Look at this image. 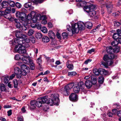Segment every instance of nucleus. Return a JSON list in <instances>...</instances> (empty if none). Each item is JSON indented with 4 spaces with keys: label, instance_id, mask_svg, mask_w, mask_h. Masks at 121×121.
Here are the masks:
<instances>
[{
    "label": "nucleus",
    "instance_id": "obj_1",
    "mask_svg": "<svg viewBox=\"0 0 121 121\" xmlns=\"http://www.w3.org/2000/svg\"><path fill=\"white\" fill-rule=\"evenodd\" d=\"M73 86V90L75 93L78 92L80 90L84 93L86 92V89L85 88V85L82 81H79L75 84L73 82L69 83L65 86L64 89L63 88L60 89V91L65 95H68L69 94L70 90Z\"/></svg>",
    "mask_w": 121,
    "mask_h": 121
},
{
    "label": "nucleus",
    "instance_id": "obj_2",
    "mask_svg": "<svg viewBox=\"0 0 121 121\" xmlns=\"http://www.w3.org/2000/svg\"><path fill=\"white\" fill-rule=\"evenodd\" d=\"M51 97L52 99H48L47 95L42 97L40 101H37L36 102L35 105L38 107H41L42 104L46 103L50 104V105H52L53 104L57 103L59 101V98L56 96H54L53 94H52Z\"/></svg>",
    "mask_w": 121,
    "mask_h": 121
},
{
    "label": "nucleus",
    "instance_id": "obj_3",
    "mask_svg": "<svg viewBox=\"0 0 121 121\" xmlns=\"http://www.w3.org/2000/svg\"><path fill=\"white\" fill-rule=\"evenodd\" d=\"M21 70L20 68L17 67L15 68L14 69L15 73L16 74L17 77L18 78H21L23 76L26 75L27 73L30 72V69L28 66L23 64L21 66Z\"/></svg>",
    "mask_w": 121,
    "mask_h": 121
},
{
    "label": "nucleus",
    "instance_id": "obj_4",
    "mask_svg": "<svg viewBox=\"0 0 121 121\" xmlns=\"http://www.w3.org/2000/svg\"><path fill=\"white\" fill-rule=\"evenodd\" d=\"M72 28L70 25H67V29L68 31L70 32L71 31L73 34L75 33H77L79 30H84L85 27V24L82 22L77 23H75L72 24Z\"/></svg>",
    "mask_w": 121,
    "mask_h": 121
},
{
    "label": "nucleus",
    "instance_id": "obj_5",
    "mask_svg": "<svg viewBox=\"0 0 121 121\" xmlns=\"http://www.w3.org/2000/svg\"><path fill=\"white\" fill-rule=\"evenodd\" d=\"M95 6L93 4L87 5L83 7L84 11L87 12L91 17H92L96 14L95 9Z\"/></svg>",
    "mask_w": 121,
    "mask_h": 121
},
{
    "label": "nucleus",
    "instance_id": "obj_6",
    "mask_svg": "<svg viewBox=\"0 0 121 121\" xmlns=\"http://www.w3.org/2000/svg\"><path fill=\"white\" fill-rule=\"evenodd\" d=\"M30 42L29 39L25 35V37L22 38V39H17V43L19 45H23L26 48L30 47L29 43Z\"/></svg>",
    "mask_w": 121,
    "mask_h": 121
},
{
    "label": "nucleus",
    "instance_id": "obj_7",
    "mask_svg": "<svg viewBox=\"0 0 121 121\" xmlns=\"http://www.w3.org/2000/svg\"><path fill=\"white\" fill-rule=\"evenodd\" d=\"M21 46H19L18 48V46L17 45L15 46L14 48V50L16 52H17L19 54H25L26 53V50L25 48V46L23 45H20Z\"/></svg>",
    "mask_w": 121,
    "mask_h": 121
},
{
    "label": "nucleus",
    "instance_id": "obj_8",
    "mask_svg": "<svg viewBox=\"0 0 121 121\" xmlns=\"http://www.w3.org/2000/svg\"><path fill=\"white\" fill-rule=\"evenodd\" d=\"M16 32L15 35L17 38H18V39H16L17 41V39H20L21 40L22 38H24L25 37V35L22 34V32L23 31H22V30H21V31L20 30H17L16 31ZM15 42L16 43H17L15 40Z\"/></svg>",
    "mask_w": 121,
    "mask_h": 121
},
{
    "label": "nucleus",
    "instance_id": "obj_9",
    "mask_svg": "<svg viewBox=\"0 0 121 121\" xmlns=\"http://www.w3.org/2000/svg\"><path fill=\"white\" fill-rule=\"evenodd\" d=\"M106 7L108 10V12L110 13L112 12L113 8V5L110 1H108L106 3Z\"/></svg>",
    "mask_w": 121,
    "mask_h": 121
},
{
    "label": "nucleus",
    "instance_id": "obj_10",
    "mask_svg": "<svg viewBox=\"0 0 121 121\" xmlns=\"http://www.w3.org/2000/svg\"><path fill=\"white\" fill-rule=\"evenodd\" d=\"M16 17L17 18H20L22 20L25 19L26 15L24 12H20L19 11L17 12L16 13Z\"/></svg>",
    "mask_w": 121,
    "mask_h": 121
},
{
    "label": "nucleus",
    "instance_id": "obj_11",
    "mask_svg": "<svg viewBox=\"0 0 121 121\" xmlns=\"http://www.w3.org/2000/svg\"><path fill=\"white\" fill-rule=\"evenodd\" d=\"M22 59L23 63L28 65L29 64L31 61L33 60L28 56H23Z\"/></svg>",
    "mask_w": 121,
    "mask_h": 121
},
{
    "label": "nucleus",
    "instance_id": "obj_12",
    "mask_svg": "<svg viewBox=\"0 0 121 121\" xmlns=\"http://www.w3.org/2000/svg\"><path fill=\"white\" fill-rule=\"evenodd\" d=\"M91 82L92 85H95L97 82V77L96 76L94 75H92L91 76Z\"/></svg>",
    "mask_w": 121,
    "mask_h": 121
},
{
    "label": "nucleus",
    "instance_id": "obj_13",
    "mask_svg": "<svg viewBox=\"0 0 121 121\" xmlns=\"http://www.w3.org/2000/svg\"><path fill=\"white\" fill-rule=\"evenodd\" d=\"M77 98V96L76 94L74 93L71 94L69 97L70 100L71 101H76Z\"/></svg>",
    "mask_w": 121,
    "mask_h": 121
},
{
    "label": "nucleus",
    "instance_id": "obj_14",
    "mask_svg": "<svg viewBox=\"0 0 121 121\" xmlns=\"http://www.w3.org/2000/svg\"><path fill=\"white\" fill-rule=\"evenodd\" d=\"M98 71L99 72V75H107L108 73V71L103 68H99L98 69Z\"/></svg>",
    "mask_w": 121,
    "mask_h": 121
},
{
    "label": "nucleus",
    "instance_id": "obj_15",
    "mask_svg": "<svg viewBox=\"0 0 121 121\" xmlns=\"http://www.w3.org/2000/svg\"><path fill=\"white\" fill-rule=\"evenodd\" d=\"M101 64L105 67L107 66L108 65H111L113 63V61L111 60H110L108 62H105L104 61L101 62Z\"/></svg>",
    "mask_w": 121,
    "mask_h": 121
},
{
    "label": "nucleus",
    "instance_id": "obj_16",
    "mask_svg": "<svg viewBox=\"0 0 121 121\" xmlns=\"http://www.w3.org/2000/svg\"><path fill=\"white\" fill-rule=\"evenodd\" d=\"M106 51L109 54L113 53L114 52V49L110 46H108L106 48Z\"/></svg>",
    "mask_w": 121,
    "mask_h": 121
},
{
    "label": "nucleus",
    "instance_id": "obj_17",
    "mask_svg": "<svg viewBox=\"0 0 121 121\" xmlns=\"http://www.w3.org/2000/svg\"><path fill=\"white\" fill-rule=\"evenodd\" d=\"M85 85L87 88L89 89L92 86V84L91 80L89 79H88L85 81Z\"/></svg>",
    "mask_w": 121,
    "mask_h": 121
},
{
    "label": "nucleus",
    "instance_id": "obj_18",
    "mask_svg": "<svg viewBox=\"0 0 121 121\" xmlns=\"http://www.w3.org/2000/svg\"><path fill=\"white\" fill-rule=\"evenodd\" d=\"M76 0L77 2H79V3L77 4V6L82 7L83 5L86 4V1H83L82 0Z\"/></svg>",
    "mask_w": 121,
    "mask_h": 121
},
{
    "label": "nucleus",
    "instance_id": "obj_19",
    "mask_svg": "<svg viewBox=\"0 0 121 121\" xmlns=\"http://www.w3.org/2000/svg\"><path fill=\"white\" fill-rule=\"evenodd\" d=\"M14 20L15 22V24L16 27L17 28L20 29L21 28V27L22 26L21 25L19 22V20L17 19H14Z\"/></svg>",
    "mask_w": 121,
    "mask_h": 121
},
{
    "label": "nucleus",
    "instance_id": "obj_20",
    "mask_svg": "<svg viewBox=\"0 0 121 121\" xmlns=\"http://www.w3.org/2000/svg\"><path fill=\"white\" fill-rule=\"evenodd\" d=\"M3 8H6L4 10L6 11H8V2L6 1H3L1 4Z\"/></svg>",
    "mask_w": 121,
    "mask_h": 121
},
{
    "label": "nucleus",
    "instance_id": "obj_21",
    "mask_svg": "<svg viewBox=\"0 0 121 121\" xmlns=\"http://www.w3.org/2000/svg\"><path fill=\"white\" fill-rule=\"evenodd\" d=\"M8 11L4 10L3 11H0V15L3 16L6 19H8Z\"/></svg>",
    "mask_w": 121,
    "mask_h": 121
},
{
    "label": "nucleus",
    "instance_id": "obj_22",
    "mask_svg": "<svg viewBox=\"0 0 121 121\" xmlns=\"http://www.w3.org/2000/svg\"><path fill=\"white\" fill-rule=\"evenodd\" d=\"M27 22H25V24L22 26L21 27V28L20 29L21 30L23 31H25L28 29V28L27 26Z\"/></svg>",
    "mask_w": 121,
    "mask_h": 121
},
{
    "label": "nucleus",
    "instance_id": "obj_23",
    "mask_svg": "<svg viewBox=\"0 0 121 121\" xmlns=\"http://www.w3.org/2000/svg\"><path fill=\"white\" fill-rule=\"evenodd\" d=\"M48 34L49 37L51 39H53L55 37V34L52 31H49Z\"/></svg>",
    "mask_w": 121,
    "mask_h": 121
},
{
    "label": "nucleus",
    "instance_id": "obj_24",
    "mask_svg": "<svg viewBox=\"0 0 121 121\" xmlns=\"http://www.w3.org/2000/svg\"><path fill=\"white\" fill-rule=\"evenodd\" d=\"M85 27L87 28L90 29L92 26V24L91 22H87L85 23Z\"/></svg>",
    "mask_w": 121,
    "mask_h": 121
},
{
    "label": "nucleus",
    "instance_id": "obj_25",
    "mask_svg": "<svg viewBox=\"0 0 121 121\" xmlns=\"http://www.w3.org/2000/svg\"><path fill=\"white\" fill-rule=\"evenodd\" d=\"M104 78L102 76L99 77L98 78V82L101 84H102L104 82Z\"/></svg>",
    "mask_w": 121,
    "mask_h": 121
},
{
    "label": "nucleus",
    "instance_id": "obj_26",
    "mask_svg": "<svg viewBox=\"0 0 121 121\" xmlns=\"http://www.w3.org/2000/svg\"><path fill=\"white\" fill-rule=\"evenodd\" d=\"M44 1V0H32V1L34 4H37L42 3Z\"/></svg>",
    "mask_w": 121,
    "mask_h": 121
},
{
    "label": "nucleus",
    "instance_id": "obj_27",
    "mask_svg": "<svg viewBox=\"0 0 121 121\" xmlns=\"http://www.w3.org/2000/svg\"><path fill=\"white\" fill-rule=\"evenodd\" d=\"M42 41L44 42L47 43L50 41V39L49 37L47 36L43 37L42 38Z\"/></svg>",
    "mask_w": 121,
    "mask_h": 121
},
{
    "label": "nucleus",
    "instance_id": "obj_28",
    "mask_svg": "<svg viewBox=\"0 0 121 121\" xmlns=\"http://www.w3.org/2000/svg\"><path fill=\"white\" fill-rule=\"evenodd\" d=\"M9 4L10 6L12 7H13L15 6L14 2L11 0H8V5Z\"/></svg>",
    "mask_w": 121,
    "mask_h": 121
},
{
    "label": "nucleus",
    "instance_id": "obj_29",
    "mask_svg": "<svg viewBox=\"0 0 121 121\" xmlns=\"http://www.w3.org/2000/svg\"><path fill=\"white\" fill-rule=\"evenodd\" d=\"M29 64L30 65V69L31 70H33L35 69V65L34 64L33 61H31V62H30Z\"/></svg>",
    "mask_w": 121,
    "mask_h": 121
},
{
    "label": "nucleus",
    "instance_id": "obj_30",
    "mask_svg": "<svg viewBox=\"0 0 121 121\" xmlns=\"http://www.w3.org/2000/svg\"><path fill=\"white\" fill-rule=\"evenodd\" d=\"M108 54H106L104 55L103 57L104 60L105 61V62H108V61L110 60L109 58Z\"/></svg>",
    "mask_w": 121,
    "mask_h": 121
},
{
    "label": "nucleus",
    "instance_id": "obj_31",
    "mask_svg": "<svg viewBox=\"0 0 121 121\" xmlns=\"http://www.w3.org/2000/svg\"><path fill=\"white\" fill-rule=\"evenodd\" d=\"M118 44V43L117 39L113 41L111 43V45L113 46H116Z\"/></svg>",
    "mask_w": 121,
    "mask_h": 121
},
{
    "label": "nucleus",
    "instance_id": "obj_32",
    "mask_svg": "<svg viewBox=\"0 0 121 121\" xmlns=\"http://www.w3.org/2000/svg\"><path fill=\"white\" fill-rule=\"evenodd\" d=\"M31 3L30 2H28L25 3L24 4V7L26 8H31L32 7Z\"/></svg>",
    "mask_w": 121,
    "mask_h": 121
},
{
    "label": "nucleus",
    "instance_id": "obj_33",
    "mask_svg": "<svg viewBox=\"0 0 121 121\" xmlns=\"http://www.w3.org/2000/svg\"><path fill=\"white\" fill-rule=\"evenodd\" d=\"M34 30L32 29H30L28 31L27 35L29 36H32L34 34Z\"/></svg>",
    "mask_w": 121,
    "mask_h": 121
},
{
    "label": "nucleus",
    "instance_id": "obj_34",
    "mask_svg": "<svg viewBox=\"0 0 121 121\" xmlns=\"http://www.w3.org/2000/svg\"><path fill=\"white\" fill-rule=\"evenodd\" d=\"M15 12V9L13 8L12 9L11 8L9 7H8V13H14Z\"/></svg>",
    "mask_w": 121,
    "mask_h": 121
},
{
    "label": "nucleus",
    "instance_id": "obj_35",
    "mask_svg": "<svg viewBox=\"0 0 121 121\" xmlns=\"http://www.w3.org/2000/svg\"><path fill=\"white\" fill-rule=\"evenodd\" d=\"M37 39H40L42 36V34L40 33H36L35 35Z\"/></svg>",
    "mask_w": 121,
    "mask_h": 121
},
{
    "label": "nucleus",
    "instance_id": "obj_36",
    "mask_svg": "<svg viewBox=\"0 0 121 121\" xmlns=\"http://www.w3.org/2000/svg\"><path fill=\"white\" fill-rule=\"evenodd\" d=\"M76 74L77 73L75 72H69L68 73V75L70 77L76 75Z\"/></svg>",
    "mask_w": 121,
    "mask_h": 121
},
{
    "label": "nucleus",
    "instance_id": "obj_37",
    "mask_svg": "<svg viewBox=\"0 0 121 121\" xmlns=\"http://www.w3.org/2000/svg\"><path fill=\"white\" fill-rule=\"evenodd\" d=\"M39 15H40V14H39L36 16H35L33 18L32 20L33 23H35L37 21L38 19V16H39Z\"/></svg>",
    "mask_w": 121,
    "mask_h": 121
},
{
    "label": "nucleus",
    "instance_id": "obj_38",
    "mask_svg": "<svg viewBox=\"0 0 121 121\" xmlns=\"http://www.w3.org/2000/svg\"><path fill=\"white\" fill-rule=\"evenodd\" d=\"M41 30L43 33H46L48 31L46 27L43 26L41 28Z\"/></svg>",
    "mask_w": 121,
    "mask_h": 121
},
{
    "label": "nucleus",
    "instance_id": "obj_39",
    "mask_svg": "<svg viewBox=\"0 0 121 121\" xmlns=\"http://www.w3.org/2000/svg\"><path fill=\"white\" fill-rule=\"evenodd\" d=\"M94 73L95 74L96 76H98L99 75V72L98 71V69H94L93 70Z\"/></svg>",
    "mask_w": 121,
    "mask_h": 121
},
{
    "label": "nucleus",
    "instance_id": "obj_40",
    "mask_svg": "<svg viewBox=\"0 0 121 121\" xmlns=\"http://www.w3.org/2000/svg\"><path fill=\"white\" fill-rule=\"evenodd\" d=\"M13 82L14 85V87L16 88L17 87L18 85V82L17 80L15 79L13 81Z\"/></svg>",
    "mask_w": 121,
    "mask_h": 121
},
{
    "label": "nucleus",
    "instance_id": "obj_41",
    "mask_svg": "<svg viewBox=\"0 0 121 121\" xmlns=\"http://www.w3.org/2000/svg\"><path fill=\"white\" fill-rule=\"evenodd\" d=\"M37 63L39 65H41L42 63L41 58V57L38 58L36 60Z\"/></svg>",
    "mask_w": 121,
    "mask_h": 121
},
{
    "label": "nucleus",
    "instance_id": "obj_42",
    "mask_svg": "<svg viewBox=\"0 0 121 121\" xmlns=\"http://www.w3.org/2000/svg\"><path fill=\"white\" fill-rule=\"evenodd\" d=\"M119 36L118 34L117 33H114L113 36V38L114 39H118L117 38L118 37V36Z\"/></svg>",
    "mask_w": 121,
    "mask_h": 121
},
{
    "label": "nucleus",
    "instance_id": "obj_43",
    "mask_svg": "<svg viewBox=\"0 0 121 121\" xmlns=\"http://www.w3.org/2000/svg\"><path fill=\"white\" fill-rule=\"evenodd\" d=\"M108 56L110 60L112 59L115 57V56L113 53L108 54Z\"/></svg>",
    "mask_w": 121,
    "mask_h": 121
},
{
    "label": "nucleus",
    "instance_id": "obj_44",
    "mask_svg": "<svg viewBox=\"0 0 121 121\" xmlns=\"http://www.w3.org/2000/svg\"><path fill=\"white\" fill-rule=\"evenodd\" d=\"M43 109L45 111H47V110L49 109L48 105L47 104L44 105L43 107Z\"/></svg>",
    "mask_w": 121,
    "mask_h": 121
},
{
    "label": "nucleus",
    "instance_id": "obj_45",
    "mask_svg": "<svg viewBox=\"0 0 121 121\" xmlns=\"http://www.w3.org/2000/svg\"><path fill=\"white\" fill-rule=\"evenodd\" d=\"M46 16H44V20H43L42 21H41V23L42 24H45L47 23V21L46 20Z\"/></svg>",
    "mask_w": 121,
    "mask_h": 121
},
{
    "label": "nucleus",
    "instance_id": "obj_46",
    "mask_svg": "<svg viewBox=\"0 0 121 121\" xmlns=\"http://www.w3.org/2000/svg\"><path fill=\"white\" fill-rule=\"evenodd\" d=\"M62 36L64 39H67L68 37V34L66 32H63L62 34Z\"/></svg>",
    "mask_w": 121,
    "mask_h": 121
},
{
    "label": "nucleus",
    "instance_id": "obj_47",
    "mask_svg": "<svg viewBox=\"0 0 121 121\" xmlns=\"http://www.w3.org/2000/svg\"><path fill=\"white\" fill-rule=\"evenodd\" d=\"M30 41L31 42L33 43H35V39L33 37H31L30 39Z\"/></svg>",
    "mask_w": 121,
    "mask_h": 121
},
{
    "label": "nucleus",
    "instance_id": "obj_48",
    "mask_svg": "<svg viewBox=\"0 0 121 121\" xmlns=\"http://www.w3.org/2000/svg\"><path fill=\"white\" fill-rule=\"evenodd\" d=\"M4 82L5 84L8 83V76H6L4 77Z\"/></svg>",
    "mask_w": 121,
    "mask_h": 121
},
{
    "label": "nucleus",
    "instance_id": "obj_49",
    "mask_svg": "<svg viewBox=\"0 0 121 121\" xmlns=\"http://www.w3.org/2000/svg\"><path fill=\"white\" fill-rule=\"evenodd\" d=\"M121 23L119 22H115L114 24V26H115L118 27L121 25Z\"/></svg>",
    "mask_w": 121,
    "mask_h": 121
},
{
    "label": "nucleus",
    "instance_id": "obj_50",
    "mask_svg": "<svg viewBox=\"0 0 121 121\" xmlns=\"http://www.w3.org/2000/svg\"><path fill=\"white\" fill-rule=\"evenodd\" d=\"M15 5H16L17 8H21L22 6L21 4H20L17 2H16V3Z\"/></svg>",
    "mask_w": 121,
    "mask_h": 121
},
{
    "label": "nucleus",
    "instance_id": "obj_51",
    "mask_svg": "<svg viewBox=\"0 0 121 121\" xmlns=\"http://www.w3.org/2000/svg\"><path fill=\"white\" fill-rule=\"evenodd\" d=\"M67 67L69 68V70H71L73 69V64H70L67 66Z\"/></svg>",
    "mask_w": 121,
    "mask_h": 121
},
{
    "label": "nucleus",
    "instance_id": "obj_52",
    "mask_svg": "<svg viewBox=\"0 0 121 121\" xmlns=\"http://www.w3.org/2000/svg\"><path fill=\"white\" fill-rule=\"evenodd\" d=\"M95 50V49L94 48H92L91 49L89 50H88L87 51V53H89V54H91L92 52H94Z\"/></svg>",
    "mask_w": 121,
    "mask_h": 121
},
{
    "label": "nucleus",
    "instance_id": "obj_53",
    "mask_svg": "<svg viewBox=\"0 0 121 121\" xmlns=\"http://www.w3.org/2000/svg\"><path fill=\"white\" fill-rule=\"evenodd\" d=\"M15 59L16 60H18L20 59V57L19 55H15L14 57Z\"/></svg>",
    "mask_w": 121,
    "mask_h": 121
},
{
    "label": "nucleus",
    "instance_id": "obj_54",
    "mask_svg": "<svg viewBox=\"0 0 121 121\" xmlns=\"http://www.w3.org/2000/svg\"><path fill=\"white\" fill-rule=\"evenodd\" d=\"M92 61V60L91 59H88L86 60L84 62V64H87L88 63L91 62Z\"/></svg>",
    "mask_w": 121,
    "mask_h": 121
},
{
    "label": "nucleus",
    "instance_id": "obj_55",
    "mask_svg": "<svg viewBox=\"0 0 121 121\" xmlns=\"http://www.w3.org/2000/svg\"><path fill=\"white\" fill-rule=\"evenodd\" d=\"M117 32L119 36H121V30L117 29Z\"/></svg>",
    "mask_w": 121,
    "mask_h": 121
},
{
    "label": "nucleus",
    "instance_id": "obj_56",
    "mask_svg": "<svg viewBox=\"0 0 121 121\" xmlns=\"http://www.w3.org/2000/svg\"><path fill=\"white\" fill-rule=\"evenodd\" d=\"M56 36L58 39H61V36L60 34L58 32H57L56 34Z\"/></svg>",
    "mask_w": 121,
    "mask_h": 121
},
{
    "label": "nucleus",
    "instance_id": "obj_57",
    "mask_svg": "<svg viewBox=\"0 0 121 121\" xmlns=\"http://www.w3.org/2000/svg\"><path fill=\"white\" fill-rule=\"evenodd\" d=\"M108 116L109 117H112L113 114L111 112H109L107 114Z\"/></svg>",
    "mask_w": 121,
    "mask_h": 121
},
{
    "label": "nucleus",
    "instance_id": "obj_58",
    "mask_svg": "<svg viewBox=\"0 0 121 121\" xmlns=\"http://www.w3.org/2000/svg\"><path fill=\"white\" fill-rule=\"evenodd\" d=\"M15 74H12L11 76H10L9 78L8 77V78L9 79H13L15 76Z\"/></svg>",
    "mask_w": 121,
    "mask_h": 121
},
{
    "label": "nucleus",
    "instance_id": "obj_59",
    "mask_svg": "<svg viewBox=\"0 0 121 121\" xmlns=\"http://www.w3.org/2000/svg\"><path fill=\"white\" fill-rule=\"evenodd\" d=\"M32 18V17H31L30 16H27V17L26 19L27 20V21L28 22H31V20Z\"/></svg>",
    "mask_w": 121,
    "mask_h": 121
},
{
    "label": "nucleus",
    "instance_id": "obj_60",
    "mask_svg": "<svg viewBox=\"0 0 121 121\" xmlns=\"http://www.w3.org/2000/svg\"><path fill=\"white\" fill-rule=\"evenodd\" d=\"M36 106L35 105H31L30 106V109H35L36 108Z\"/></svg>",
    "mask_w": 121,
    "mask_h": 121
},
{
    "label": "nucleus",
    "instance_id": "obj_61",
    "mask_svg": "<svg viewBox=\"0 0 121 121\" xmlns=\"http://www.w3.org/2000/svg\"><path fill=\"white\" fill-rule=\"evenodd\" d=\"M117 115L119 117L121 116V110L118 111L117 113Z\"/></svg>",
    "mask_w": 121,
    "mask_h": 121
},
{
    "label": "nucleus",
    "instance_id": "obj_62",
    "mask_svg": "<svg viewBox=\"0 0 121 121\" xmlns=\"http://www.w3.org/2000/svg\"><path fill=\"white\" fill-rule=\"evenodd\" d=\"M48 26L49 28H52L53 27V25L50 22H49L48 24Z\"/></svg>",
    "mask_w": 121,
    "mask_h": 121
},
{
    "label": "nucleus",
    "instance_id": "obj_63",
    "mask_svg": "<svg viewBox=\"0 0 121 121\" xmlns=\"http://www.w3.org/2000/svg\"><path fill=\"white\" fill-rule=\"evenodd\" d=\"M36 26L37 27V28L39 29H40L41 30V28H42L41 27V25L40 24H36Z\"/></svg>",
    "mask_w": 121,
    "mask_h": 121
},
{
    "label": "nucleus",
    "instance_id": "obj_64",
    "mask_svg": "<svg viewBox=\"0 0 121 121\" xmlns=\"http://www.w3.org/2000/svg\"><path fill=\"white\" fill-rule=\"evenodd\" d=\"M18 121H24L22 117H20L18 118Z\"/></svg>",
    "mask_w": 121,
    "mask_h": 121
}]
</instances>
